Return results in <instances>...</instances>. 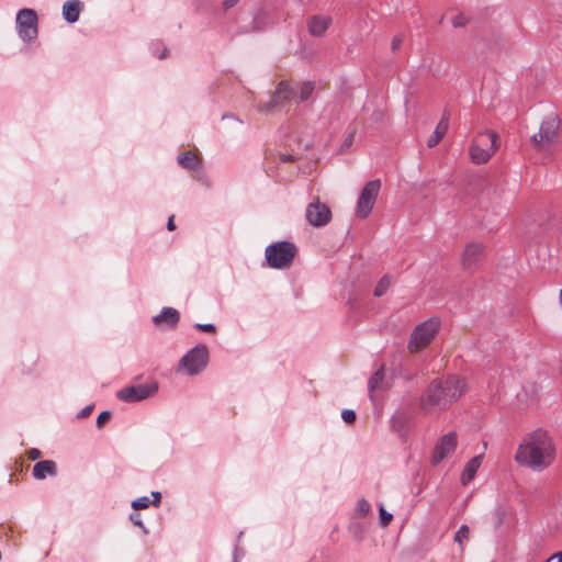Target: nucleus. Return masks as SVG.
Masks as SVG:
<instances>
[{
    "instance_id": "nucleus-1",
    "label": "nucleus",
    "mask_w": 562,
    "mask_h": 562,
    "mask_svg": "<svg viewBox=\"0 0 562 562\" xmlns=\"http://www.w3.org/2000/svg\"><path fill=\"white\" fill-rule=\"evenodd\" d=\"M514 459L521 467L541 472L553 463L555 446L546 430L537 429L522 438Z\"/></svg>"
},
{
    "instance_id": "nucleus-2",
    "label": "nucleus",
    "mask_w": 562,
    "mask_h": 562,
    "mask_svg": "<svg viewBox=\"0 0 562 562\" xmlns=\"http://www.w3.org/2000/svg\"><path fill=\"white\" fill-rule=\"evenodd\" d=\"M468 391L464 378L450 375L446 379L434 380L420 398V407L425 412L435 408L446 409Z\"/></svg>"
},
{
    "instance_id": "nucleus-3",
    "label": "nucleus",
    "mask_w": 562,
    "mask_h": 562,
    "mask_svg": "<svg viewBox=\"0 0 562 562\" xmlns=\"http://www.w3.org/2000/svg\"><path fill=\"white\" fill-rule=\"evenodd\" d=\"M498 136L496 133L488 131L479 133L471 146L470 158L476 165L485 164L498 149Z\"/></svg>"
},
{
    "instance_id": "nucleus-4",
    "label": "nucleus",
    "mask_w": 562,
    "mask_h": 562,
    "mask_svg": "<svg viewBox=\"0 0 562 562\" xmlns=\"http://www.w3.org/2000/svg\"><path fill=\"white\" fill-rule=\"evenodd\" d=\"M560 121L557 115L544 117L539 131L530 137L532 146L538 151H548L559 140Z\"/></svg>"
},
{
    "instance_id": "nucleus-5",
    "label": "nucleus",
    "mask_w": 562,
    "mask_h": 562,
    "mask_svg": "<svg viewBox=\"0 0 562 562\" xmlns=\"http://www.w3.org/2000/svg\"><path fill=\"white\" fill-rule=\"evenodd\" d=\"M295 254L296 248L292 243L279 241L267 247L266 259L269 267L284 269L291 265Z\"/></svg>"
},
{
    "instance_id": "nucleus-6",
    "label": "nucleus",
    "mask_w": 562,
    "mask_h": 562,
    "mask_svg": "<svg viewBox=\"0 0 562 562\" xmlns=\"http://www.w3.org/2000/svg\"><path fill=\"white\" fill-rule=\"evenodd\" d=\"M439 329V321L430 318L418 325L411 335L408 349L411 352H417L427 347L434 339Z\"/></svg>"
},
{
    "instance_id": "nucleus-7",
    "label": "nucleus",
    "mask_w": 562,
    "mask_h": 562,
    "mask_svg": "<svg viewBox=\"0 0 562 562\" xmlns=\"http://www.w3.org/2000/svg\"><path fill=\"white\" fill-rule=\"evenodd\" d=\"M16 30L23 41L30 42L37 36V14L33 9H22L16 14Z\"/></svg>"
},
{
    "instance_id": "nucleus-8",
    "label": "nucleus",
    "mask_w": 562,
    "mask_h": 562,
    "mask_svg": "<svg viewBox=\"0 0 562 562\" xmlns=\"http://www.w3.org/2000/svg\"><path fill=\"white\" fill-rule=\"evenodd\" d=\"M381 189L380 180L369 181L362 189L357 203V215L366 218L372 211Z\"/></svg>"
},
{
    "instance_id": "nucleus-9",
    "label": "nucleus",
    "mask_w": 562,
    "mask_h": 562,
    "mask_svg": "<svg viewBox=\"0 0 562 562\" xmlns=\"http://www.w3.org/2000/svg\"><path fill=\"white\" fill-rule=\"evenodd\" d=\"M209 360V350L205 345H199L191 349L182 357L180 366L183 367L189 374L193 375L202 371Z\"/></svg>"
},
{
    "instance_id": "nucleus-10",
    "label": "nucleus",
    "mask_w": 562,
    "mask_h": 562,
    "mask_svg": "<svg viewBox=\"0 0 562 562\" xmlns=\"http://www.w3.org/2000/svg\"><path fill=\"white\" fill-rule=\"evenodd\" d=\"M458 447V436L454 431H450L439 438L431 453V463L439 464L446 458L452 456Z\"/></svg>"
},
{
    "instance_id": "nucleus-11",
    "label": "nucleus",
    "mask_w": 562,
    "mask_h": 562,
    "mask_svg": "<svg viewBox=\"0 0 562 562\" xmlns=\"http://www.w3.org/2000/svg\"><path fill=\"white\" fill-rule=\"evenodd\" d=\"M158 390L157 383L131 385L117 392V397L124 402H138L153 396Z\"/></svg>"
},
{
    "instance_id": "nucleus-12",
    "label": "nucleus",
    "mask_w": 562,
    "mask_h": 562,
    "mask_svg": "<svg viewBox=\"0 0 562 562\" xmlns=\"http://www.w3.org/2000/svg\"><path fill=\"white\" fill-rule=\"evenodd\" d=\"M291 102H296L295 100V89L290 81H281L276 89L274 95L272 97L270 103L262 104L259 106L260 111L269 110L274 106H282Z\"/></svg>"
},
{
    "instance_id": "nucleus-13",
    "label": "nucleus",
    "mask_w": 562,
    "mask_h": 562,
    "mask_svg": "<svg viewBox=\"0 0 562 562\" xmlns=\"http://www.w3.org/2000/svg\"><path fill=\"white\" fill-rule=\"evenodd\" d=\"M331 213L326 204H323L317 199L310 203L306 207V220L313 226H324L330 220Z\"/></svg>"
},
{
    "instance_id": "nucleus-14",
    "label": "nucleus",
    "mask_w": 562,
    "mask_h": 562,
    "mask_svg": "<svg viewBox=\"0 0 562 562\" xmlns=\"http://www.w3.org/2000/svg\"><path fill=\"white\" fill-rule=\"evenodd\" d=\"M483 254V244L475 241L467 244L461 256L463 269H472L481 260Z\"/></svg>"
},
{
    "instance_id": "nucleus-15",
    "label": "nucleus",
    "mask_w": 562,
    "mask_h": 562,
    "mask_svg": "<svg viewBox=\"0 0 562 562\" xmlns=\"http://www.w3.org/2000/svg\"><path fill=\"white\" fill-rule=\"evenodd\" d=\"M331 23L333 19L329 15L316 14L307 19L306 25L312 36L323 37Z\"/></svg>"
},
{
    "instance_id": "nucleus-16",
    "label": "nucleus",
    "mask_w": 562,
    "mask_h": 562,
    "mask_svg": "<svg viewBox=\"0 0 562 562\" xmlns=\"http://www.w3.org/2000/svg\"><path fill=\"white\" fill-rule=\"evenodd\" d=\"M179 322V313L173 307H164L160 314L156 315L154 317V323L157 326L167 325L170 327L176 326V324Z\"/></svg>"
},
{
    "instance_id": "nucleus-17",
    "label": "nucleus",
    "mask_w": 562,
    "mask_h": 562,
    "mask_svg": "<svg viewBox=\"0 0 562 562\" xmlns=\"http://www.w3.org/2000/svg\"><path fill=\"white\" fill-rule=\"evenodd\" d=\"M57 473V465L52 460L37 462L33 468V475L37 480H44L47 475L54 476Z\"/></svg>"
},
{
    "instance_id": "nucleus-18",
    "label": "nucleus",
    "mask_w": 562,
    "mask_h": 562,
    "mask_svg": "<svg viewBox=\"0 0 562 562\" xmlns=\"http://www.w3.org/2000/svg\"><path fill=\"white\" fill-rule=\"evenodd\" d=\"M83 5L79 0H69L63 5V16L69 23L78 21Z\"/></svg>"
},
{
    "instance_id": "nucleus-19",
    "label": "nucleus",
    "mask_w": 562,
    "mask_h": 562,
    "mask_svg": "<svg viewBox=\"0 0 562 562\" xmlns=\"http://www.w3.org/2000/svg\"><path fill=\"white\" fill-rule=\"evenodd\" d=\"M483 454L475 456L464 467L461 474V483L468 485L475 476L479 468L481 467Z\"/></svg>"
},
{
    "instance_id": "nucleus-20",
    "label": "nucleus",
    "mask_w": 562,
    "mask_h": 562,
    "mask_svg": "<svg viewBox=\"0 0 562 562\" xmlns=\"http://www.w3.org/2000/svg\"><path fill=\"white\" fill-rule=\"evenodd\" d=\"M449 128V120L446 115L441 117V120L438 122L434 133L429 136L427 140L428 147H435L446 135L447 131Z\"/></svg>"
},
{
    "instance_id": "nucleus-21",
    "label": "nucleus",
    "mask_w": 562,
    "mask_h": 562,
    "mask_svg": "<svg viewBox=\"0 0 562 562\" xmlns=\"http://www.w3.org/2000/svg\"><path fill=\"white\" fill-rule=\"evenodd\" d=\"M292 85L295 89L296 102L307 100L314 91V83L312 81L292 82Z\"/></svg>"
},
{
    "instance_id": "nucleus-22",
    "label": "nucleus",
    "mask_w": 562,
    "mask_h": 562,
    "mask_svg": "<svg viewBox=\"0 0 562 562\" xmlns=\"http://www.w3.org/2000/svg\"><path fill=\"white\" fill-rule=\"evenodd\" d=\"M178 162L186 169H195L200 164V158L194 153L186 151L178 157Z\"/></svg>"
},
{
    "instance_id": "nucleus-23",
    "label": "nucleus",
    "mask_w": 562,
    "mask_h": 562,
    "mask_svg": "<svg viewBox=\"0 0 562 562\" xmlns=\"http://www.w3.org/2000/svg\"><path fill=\"white\" fill-rule=\"evenodd\" d=\"M384 380L383 368L379 369L369 380V393L373 397V393L382 387Z\"/></svg>"
},
{
    "instance_id": "nucleus-24",
    "label": "nucleus",
    "mask_w": 562,
    "mask_h": 562,
    "mask_svg": "<svg viewBox=\"0 0 562 562\" xmlns=\"http://www.w3.org/2000/svg\"><path fill=\"white\" fill-rule=\"evenodd\" d=\"M391 283L392 281L389 276L382 277L374 289V295L382 296L383 294H385L389 288L391 286Z\"/></svg>"
},
{
    "instance_id": "nucleus-25",
    "label": "nucleus",
    "mask_w": 562,
    "mask_h": 562,
    "mask_svg": "<svg viewBox=\"0 0 562 562\" xmlns=\"http://www.w3.org/2000/svg\"><path fill=\"white\" fill-rule=\"evenodd\" d=\"M470 537V529L467 525H462L454 535V541L460 544L461 550H463V541L468 540Z\"/></svg>"
},
{
    "instance_id": "nucleus-26",
    "label": "nucleus",
    "mask_w": 562,
    "mask_h": 562,
    "mask_svg": "<svg viewBox=\"0 0 562 562\" xmlns=\"http://www.w3.org/2000/svg\"><path fill=\"white\" fill-rule=\"evenodd\" d=\"M379 512H380V524L382 527L385 528L391 524V521L393 519V515L387 513L383 506H380Z\"/></svg>"
},
{
    "instance_id": "nucleus-27",
    "label": "nucleus",
    "mask_w": 562,
    "mask_h": 562,
    "mask_svg": "<svg viewBox=\"0 0 562 562\" xmlns=\"http://www.w3.org/2000/svg\"><path fill=\"white\" fill-rule=\"evenodd\" d=\"M150 501L147 496H142L132 502V507L136 510L145 509L149 506Z\"/></svg>"
},
{
    "instance_id": "nucleus-28",
    "label": "nucleus",
    "mask_w": 562,
    "mask_h": 562,
    "mask_svg": "<svg viewBox=\"0 0 562 562\" xmlns=\"http://www.w3.org/2000/svg\"><path fill=\"white\" fill-rule=\"evenodd\" d=\"M370 509H371V506H370L369 502H367L363 498L358 501V503H357V512L360 515H367L370 512Z\"/></svg>"
},
{
    "instance_id": "nucleus-29",
    "label": "nucleus",
    "mask_w": 562,
    "mask_h": 562,
    "mask_svg": "<svg viewBox=\"0 0 562 562\" xmlns=\"http://www.w3.org/2000/svg\"><path fill=\"white\" fill-rule=\"evenodd\" d=\"M110 418H111L110 412L104 411V412L100 413L98 418H97V427L98 428L103 427V425L105 423H108L110 420Z\"/></svg>"
},
{
    "instance_id": "nucleus-30",
    "label": "nucleus",
    "mask_w": 562,
    "mask_h": 562,
    "mask_svg": "<svg viewBox=\"0 0 562 562\" xmlns=\"http://www.w3.org/2000/svg\"><path fill=\"white\" fill-rule=\"evenodd\" d=\"M341 417L347 424H352L356 420V413L350 409H345L341 413Z\"/></svg>"
},
{
    "instance_id": "nucleus-31",
    "label": "nucleus",
    "mask_w": 562,
    "mask_h": 562,
    "mask_svg": "<svg viewBox=\"0 0 562 562\" xmlns=\"http://www.w3.org/2000/svg\"><path fill=\"white\" fill-rule=\"evenodd\" d=\"M195 327L205 333H213L215 331V326L212 324H196Z\"/></svg>"
},
{
    "instance_id": "nucleus-32",
    "label": "nucleus",
    "mask_w": 562,
    "mask_h": 562,
    "mask_svg": "<svg viewBox=\"0 0 562 562\" xmlns=\"http://www.w3.org/2000/svg\"><path fill=\"white\" fill-rule=\"evenodd\" d=\"M41 456H42L41 451L36 448H32L27 451V458L30 460H37L41 458Z\"/></svg>"
},
{
    "instance_id": "nucleus-33",
    "label": "nucleus",
    "mask_w": 562,
    "mask_h": 562,
    "mask_svg": "<svg viewBox=\"0 0 562 562\" xmlns=\"http://www.w3.org/2000/svg\"><path fill=\"white\" fill-rule=\"evenodd\" d=\"M402 43H403L402 36L393 37L392 43H391L392 50H394V52L397 50L401 47Z\"/></svg>"
},
{
    "instance_id": "nucleus-34",
    "label": "nucleus",
    "mask_w": 562,
    "mask_h": 562,
    "mask_svg": "<svg viewBox=\"0 0 562 562\" xmlns=\"http://www.w3.org/2000/svg\"><path fill=\"white\" fill-rule=\"evenodd\" d=\"M452 25L454 27H461V26H464L465 25V20L462 15H458L456 18H453L452 20Z\"/></svg>"
},
{
    "instance_id": "nucleus-35",
    "label": "nucleus",
    "mask_w": 562,
    "mask_h": 562,
    "mask_svg": "<svg viewBox=\"0 0 562 562\" xmlns=\"http://www.w3.org/2000/svg\"><path fill=\"white\" fill-rule=\"evenodd\" d=\"M240 0H224L223 1V7L225 10H228L231 8H233L234 5H236Z\"/></svg>"
},
{
    "instance_id": "nucleus-36",
    "label": "nucleus",
    "mask_w": 562,
    "mask_h": 562,
    "mask_svg": "<svg viewBox=\"0 0 562 562\" xmlns=\"http://www.w3.org/2000/svg\"><path fill=\"white\" fill-rule=\"evenodd\" d=\"M93 407L92 406H86L79 414V417H87L91 414Z\"/></svg>"
},
{
    "instance_id": "nucleus-37",
    "label": "nucleus",
    "mask_w": 562,
    "mask_h": 562,
    "mask_svg": "<svg viewBox=\"0 0 562 562\" xmlns=\"http://www.w3.org/2000/svg\"><path fill=\"white\" fill-rule=\"evenodd\" d=\"M154 501L151 502L153 505L158 506L160 504V493L159 492H153L151 493Z\"/></svg>"
},
{
    "instance_id": "nucleus-38",
    "label": "nucleus",
    "mask_w": 562,
    "mask_h": 562,
    "mask_svg": "<svg viewBox=\"0 0 562 562\" xmlns=\"http://www.w3.org/2000/svg\"><path fill=\"white\" fill-rule=\"evenodd\" d=\"M131 519H132V521H133L136 526L143 527V524H142V521H140V519H139L138 515H132V516H131Z\"/></svg>"
},
{
    "instance_id": "nucleus-39",
    "label": "nucleus",
    "mask_w": 562,
    "mask_h": 562,
    "mask_svg": "<svg viewBox=\"0 0 562 562\" xmlns=\"http://www.w3.org/2000/svg\"><path fill=\"white\" fill-rule=\"evenodd\" d=\"M167 228L169 231H173L176 228L175 222H173V215L169 217L168 223H167Z\"/></svg>"
},
{
    "instance_id": "nucleus-40",
    "label": "nucleus",
    "mask_w": 562,
    "mask_h": 562,
    "mask_svg": "<svg viewBox=\"0 0 562 562\" xmlns=\"http://www.w3.org/2000/svg\"><path fill=\"white\" fill-rule=\"evenodd\" d=\"M552 559H557L558 562H562V552H559V553L552 555L548 561H550Z\"/></svg>"
},
{
    "instance_id": "nucleus-41",
    "label": "nucleus",
    "mask_w": 562,
    "mask_h": 562,
    "mask_svg": "<svg viewBox=\"0 0 562 562\" xmlns=\"http://www.w3.org/2000/svg\"><path fill=\"white\" fill-rule=\"evenodd\" d=\"M166 55V50L162 53V55H160V58H164Z\"/></svg>"
}]
</instances>
